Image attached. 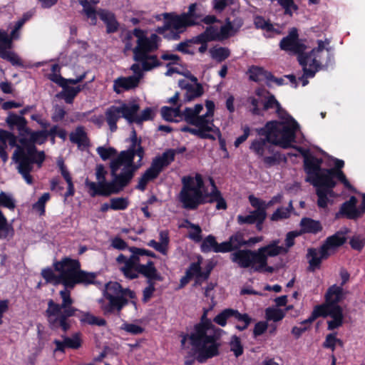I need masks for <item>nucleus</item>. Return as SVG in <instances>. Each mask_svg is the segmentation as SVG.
I'll return each instance as SVG.
<instances>
[{
    "mask_svg": "<svg viewBox=\"0 0 365 365\" xmlns=\"http://www.w3.org/2000/svg\"><path fill=\"white\" fill-rule=\"evenodd\" d=\"M54 269L59 274L57 275L51 268L41 270V276L46 283L53 285L63 284L66 288L73 289L77 284H91L96 274L81 269L78 260L65 258L53 264Z\"/></svg>",
    "mask_w": 365,
    "mask_h": 365,
    "instance_id": "0eeeda50",
    "label": "nucleus"
},
{
    "mask_svg": "<svg viewBox=\"0 0 365 365\" xmlns=\"http://www.w3.org/2000/svg\"><path fill=\"white\" fill-rule=\"evenodd\" d=\"M123 118L122 110L119 106H112L108 108L105 112V119L111 132H115L117 127V122Z\"/></svg>",
    "mask_w": 365,
    "mask_h": 365,
    "instance_id": "a878e982",
    "label": "nucleus"
},
{
    "mask_svg": "<svg viewBox=\"0 0 365 365\" xmlns=\"http://www.w3.org/2000/svg\"><path fill=\"white\" fill-rule=\"evenodd\" d=\"M192 43L190 39L180 42L176 45L175 50L182 53L193 55L195 51L192 48Z\"/></svg>",
    "mask_w": 365,
    "mask_h": 365,
    "instance_id": "052dcab7",
    "label": "nucleus"
},
{
    "mask_svg": "<svg viewBox=\"0 0 365 365\" xmlns=\"http://www.w3.org/2000/svg\"><path fill=\"white\" fill-rule=\"evenodd\" d=\"M300 225L302 230L304 232L317 233L322 230L319 222L310 218H303Z\"/></svg>",
    "mask_w": 365,
    "mask_h": 365,
    "instance_id": "79ce46f5",
    "label": "nucleus"
},
{
    "mask_svg": "<svg viewBox=\"0 0 365 365\" xmlns=\"http://www.w3.org/2000/svg\"><path fill=\"white\" fill-rule=\"evenodd\" d=\"M26 19H20L16 22L10 35L7 31L0 29V57L9 61L14 66L21 65L19 56L11 51L12 41L20 36V30L25 24Z\"/></svg>",
    "mask_w": 365,
    "mask_h": 365,
    "instance_id": "dca6fc26",
    "label": "nucleus"
},
{
    "mask_svg": "<svg viewBox=\"0 0 365 365\" xmlns=\"http://www.w3.org/2000/svg\"><path fill=\"white\" fill-rule=\"evenodd\" d=\"M266 217L267 213H264L263 210H254L250 212V214L247 215H237V222L239 225H252L255 223L257 219L259 220V222L264 221Z\"/></svg>",
    "mask_w": 365,
    "mask_h": 365,
    "instance_id": "7c9ffc66",
    "label": "nucleus"
},
{
    "mask_svg": "<svg viewBox=\"0 0 365 365\" xmlns=\"http://www.w3.org/2000/svg\"><path fill=\"white\" fill-rule=\"evenodd\" d=\"M81 321L91 325H97L103 327L106 324V321L103 318L97 317L90 313H83L81 317Z\"/></svg>",
    "mask_w": 365,
    "mask_h": 365,
    "instance_id": "de8ad7c7",
    "label": "nucleus"
},
{
    "mask_svg": "<svg viewBox=\"0 0 365 365\" xmlns=\"http://www.w3.org/2000/svg\"><path fill=\"white\" fill-rule=\"evenodd\" d=\"M313 317L312 318H309L303 322H302L301 326L299 327H294L292 329V333L297 337H299L302 333H304L307 329V324L309 323H311L316 317L312 314Z\"/></svg>",
    "mask_w": 365,
    "mask_h": 365,
    "instance_id": "e2e57ef3",
    "label": "nucleus"
},
{
    "mask_svg": "<svg viewBox=\"0 0 365 365\" xmlns=\"http://www.w3.org/2000/svg\"><path fill=\"white\" fill-rule=\"evenodd\" d=\"M206 316L207 312H205L201 322L195 326L193 331L190 335H182L181 339L182 348L185 347L187 339L190 340L191 344L198 353L197 360L200 363L218 355L220 344L217 341L222 332V330L216 328Z\"/></svg>",
    "mask_w": 365,
    "mask_h": 365,
    "instance_id": "423d86ee",
    "label": "nucleus"
},
{
    "mask_svg": "<svg viewBox=\"0 0 365 365\" xmlns=\"http://www.w3.org/2000/svg\"><path fill=\"white\" fill-rule=\"evenodd\" d=\"M249 78L255 82H261L264 81H271L273 76L264 68L252 66L248 70Z\"/></svg>",
    "mask_w": 365,
    "mask_h": 365,
    "instance_id": "2f4dec72",
    "label": "nucleus"
},
{
    "mask_svg": "<svg viewBox=\"0 0 365 365\" xmlns=\"http://www.w3.org/2000/svg\"><path fill=\"white\" fill-rule=\"evenodd\" d=\"M344 298L343 288L336 284L330 287L326 293L324 304L317 306L313 311L315 317L329 316L331 319L328 321V329L333 330L343 324L344 315L342 308L338 303Z\"/></svg>",
    "mask_w": 365,
    "mask_h": 365,
    "instance_id": "f8f14e48",
    "label": "nucleus"
},
{
    "mask_svg": "<svg viewBox=\"0 0 365 365\" xmlns=\"http://www.w3.org/2000/svg\"><path fill=\"white\" fill-rule=\"evenodd\" d=\"M329 44V41L326 39L317 41V47L312 50L310 53H302L298 56V60L303 68L307 77H314L316 72L320 68L322 63V56L324 53L328 56L330 51L326 46Z\"/></svg>",
    "mask_w": 365,
    "mask_h": 365,
    "instance_id": "4468645a",
    "label": "nucleus"
},
{
    "mask_svg": "<svg viewBox=\"0 0 365 365\" xmlns=\"http://www.w3.org/2000/svg\"><path fill=\"white\" fill-rule=\"evenodd\" d=\"M50 199V195L48 192L44 193L38 200L33 205V208L38 211L41 215L45 213V205Z\"/></svg>",
    "mask_w": 365,
    "mask_h": 365,
    "instance_id": "bf43d9fd",
    "label": "nucleus"
},
{
    "mask_svg": "<svg viewBox=\"0 0 365 365\" xmlns=\"http://www.w3.org/2000/svg\"><path fill=\"white\" fill-rule=\"evenodd\" d=\"M128 202L124 197H115L110 200V209L114 210H123L127 208Z\"/></svg>",
    "mask_w": 365,
    "mask_h": 365,
    "instance_id": "4d7b16f0",
    "label": "nucleus"
},
{
    "mask_svg": "<svg viewBox=\"0 0 365 365\" xmlns=\"http://www.w3.org/2000/svg\"><path fill=\"white\" fill-rule=\"evenodd\" d=\"M208 41H223L228 38V33L222 26L220 29L217 26H210L204 31Z\"/></svg>",
    "mask_w": 365,
    "mask_h": 365,
    "instance_id": "473e14b6",
    "label": "nucleus"
},
{
    "mask_svg": "<svg viewBox=\"0 0 365 365\" xmlns=\"http://www.w3.org/2000/svg\"><path fill=\"white\" fill-rule=\"evenodd\" d=\"M346 241L345 235L342 232H337L329 237L322 247L329 252V250L342 245Z\"/></svg>",
    "mask_w": 365,
    "mask_h": 365,
    "instance_id": "c9c22d12",
    "label": "nucleus"
},
{
    "mask_svg": "<svg viewBox=\"0 0 365 365\" xmlns=\"http://www.w3.org/2000/svg\"><path fill=\"white\" fill-rule=\"evenodd\" d=\"M279 240H274L269 245L252 251V267L255 271L262 272L267 264L268 257H276L287 253V249L279 245Z\"/></svg>",
    "mask_w": 365,
    "mask_h": 365,
    "instance_id": "f3484780",
    "label": "nucleus"
},
{
    "mask_svg": "<svg viewBox=\"0 0 365 365\" xmlns=\"http://www.w3.org/2000/svg\"><path fill=\"white\" fill-rule=\"evenodd\" d=\"M285 311L276 307H268L265 310L267 320L273 322L281 321L285 316Z\"/></svg>",
    "mask_w": 365,
    "mask_h": 365,
    "instance_id": "49530a36",
    "label": "nucleus"
},
{
    "mask_svg": "<svg viewBox=\"0 0 365 365\" xmlns=\"http://www.w3.org/2000/svg\"><path fill=\"white\" fill-rule=\"evenodd\" d=\"M329 255L322 246L319 249H309L307 253V258L309 266L312 270L318 267L323 259H326Z\"/></svg>",
    "mask_w": 365,
    "mask_h": 365,
    "instance_id": "393cba45",
    "label": "nucleus"
},
{
    "mask_svg": "<svg viewBox=\"0 0 365 365\" xmlns=\"http://www.w3.org/2000/svg\"><path fill=\"white\" fill-rule=\"evenodd\" d=\"M243 24L244 21L240 16L235 17L233 20L227 19L223 28L225 29V32L228 33V38L235 35L243 26Z\"/></svg>",
    "mask_w": 365,
    "mask_h": 365,
    "instance_id": "e433bc0d",
    "label": "nucleus"
},
{
    "mask_svg": "<svg viewBox=\"0 0 365 365\" xmlns=\"http://www.w3.org/2000/svg\"><path fill=\"white\" fill-rule=\"evenodd\" d=\"M184 14L187 21H188L190 26L198 24L202 16L197 10V4H191L188 7L187 11L185 12Z\"/></svg>",
    "mask_w": 365,
    "mask_h": 365,
    "instance_id": "58836bf2",
    "label": "nucleus"
},
{
    "mask_svg": "<svg viewBox=\"0 0 365 365\" xmlns=\"http://www.w3.org/2000/svg\"><path fill=\"white\" fill-rule=\"evenodd\" d=\"M230 350L233 351L235 356L238 357L243 354V346L241 344L240 339L237 336H232L230 342Z\"/></svg>",
    "mask_w": 365,
    "mask_h": 365,
    "instance_id": "864d4df0",
    "label": "nucleus"
},
{
    "mask_svg": "<svg viewBox=\"0 0 365 365\" xmlns=\"http://www.w3.org/2000/svg\"><path fill=\"white\" fill-rule=\"evenodd\" d=\"M182 113L185 120L190 125H198L200 122L205 121L202 115H197L192 108H186Z\"/></svg>",
    "mask_w": 365,
    "mask_h": 365,
    "instance_id": "c03bdc74",
    "label": "nucleus"
},
{
    "mask_svg": "<svg viewBox=\"0 0 365 365\" xmlns=\"http://www.w3.org/2000/svg\"><path fill=\"white\" fill-rule=\"evenodd\" d=\"M212 267H209L206 272L201 270L200 260L197 262L192 263L188 269L186 270V274L191 277H195L197 279H206L208 278Z\"/></svg>",
    "mask_w": 365,
    "mask_h": 365,
    "instance_id": "f704fd0d",
    "label": "nucleus"
},
{
    "mask_svg": "<svg viewBox=\"0 0 365 365\" xmlns=\"http://www.w3.org/2000/svg\"><path fill=\"white\" fill-rule=\"evenodd\" d=\"M129 250L132 254L130 257L120 254L116 258V262L120 265L119 269L125 278L133 279L142 274L148 281L161 279L153 262L148 260L145 264L140 263L141 257L144 254H148L149 250L135 247H130Z\"/></svg>",
    "mask_w": 365,
    "mask_h": 365,
    "instance_id": "1a4fd4ad",
    "label": "nucleus"
},
{
    "mask_svg": "<svg viewBox=\"0 0 365 365\" xmlns=\"http://www.w3.org/2000/svg\"><path fill=\"white\" fill-rule=\"evenodd\" d=\"M160 112L163 118L167 121L178 122V119L182 118L180 106L175 108L164 106L161 108Z\"/></svg>",
    "mask_w": 365,
    "mask_h": 365,
    "instance_id": "4c0bfd02",
    "label": "nucleus"
},
{
    "mask_svg": "<svg viewBox=\"0 0 365 365\" xmlns=\"http://www.w3.org/2000/svg\"><path fill=\"white\" fill-rule=\"evenodd\" d=\"M14 235V230L11 225L7 223L6 218L0 211V239L11 237Z\"/></svg>",
    "mask_w": 365,
    "mask_h": 365,
    "instance_id": "a18cd8bd",
    "label": "nucleus"
},
{
    "mask_svg": "<svg viewBox=\"0 0 365 365\" xmlns=\"http://www.w3.org/2000/svg\"><path fill=\"white\" fill-rule=\"evenodd\" d=\"M0 206L14 210L16 207V202L12 195L1 192L0 193Z\"/></svg>",
    "mask_w": 365,
    "mask_h": 365,
    "instance_id": "3c124183",
    "label": "nucleus"
},
{
    "mask_svg": "<svg viewBox=\"0 0 365 365\" xmlns=\"http://www.w3.org/2000/svg\"><path fill=\"white\" fill-rule=\"evenodd\" d=\"M69 139L78 145L81 150H84L90 146V141L86 133L84 128L82 126L77 127L74 131L69 135Z\"/></svg>",
    "mask_w": 365,
    "mask_h": 365,
    "instance_id": "b1692460",
    "label": "nucleus"
},
{
    "mask_svg": "<svg viewBox=\"0 0 365 365\" xmlns=\"http://www.w3.org/2000/svg\"><path fill=\"white\" fill-rule=\"evenodd\" d=\"M175 153V150L169 149L161 155L155 157L153 160L150 167L138 179L136 189L144 191L147 184L155 179L163 168L169 165L174 160Z\"/></svg>",
    "mask_w": 365,
    "mask_h": 365,
    "instance_id": "2eb2a0df",
    "label": "nucleus"
},
{
    "mask_svg": "<svg viewBox=\"0 0 365 365\" xmlns=\"http://www.w3.org/2000/svg\"><path fill=\"white\" fill-rule=\"evenodd\" d=\"M6 123L10 126H14V125L21 126V125H24L25 124L26 120L21 115H16V114H11V115H9L8 116V118L6 119Z\"/></svg>",
    "mask_w": 365,
    "mask_h": 365,
    "instance_id": "774afa93",
    "label": "nucleus"
},
{
    "mask_svg": "<svg viewBox=\"0 0 365 365\" xmlns=\"http://www.w3.org/2000/svg\"><path fill=\"white\" fill-rule=\"evenodd\" d=\"M184 227L190 228L192 231L189 234V237L195 242H200L202 239L201 232L202 230L197 225L190 222L189 220H185Z\"/></svg>",
    "mask_w": 365,
    "mask_h": 365,
    "instance_id": "09e8293b",
    "label": "nucleus"
},
{
    "mask_svg": "<svg viewBox=\"0 0 365 365\" xmlns=\"http://www.w3.org/2000/svg\"><path fill=\"white\" fill-rule=\"evenodd\" d=\"M135 293L128 288H123L117 282H110L105 285L103 297L98 300L100 308L105 315L120 314L122 309L130 303L137 308Z\"/></svg>",
    "mask_w": 365,
    "mask_h": 365,
    "instance_id": "9d476101",
    "label": "nucleus"
},
{
    "mask_svg": "<svg viewBox=\"0 0 365 365\" xmlns=\"http://www.w3.org/2000/svg\"><path fill=\"white\" fill-rule=\"evenodd\" d=\"M299 128V124L293 118H288L285 121H269L264 128L257 130L258 134L265 138L254 140L250 149L257 156L263 157L272 153L275 145L288 148L294 141Z\"/></svg>",
    "mask_w": 365,
    "mask_h": 365,
    "instance_id": "20e7f679",
    "label": "nucleus"
},
{
    "mask_svg": "<svg viewBox=\"0 0 365 365\" xmlns=\"http://www.w3.org/2000/svg\"><path fill=\"white\" fill-rule=\"evenodd\" d=\"M161 16H163L165 20L168 21V25L170 26V29H173L175 31L172 34L170 38L178 39L180 38L179 34L183 32L187 27L190 26L184 13L180 15L164 13ZM157 19H160V15L157 16Z\"/></svg>",
    "mask_w": 365,
    "mask_h": 365,
    "instance_id": "6ab92c4d",
    "label": "nucleus"
},
{
    "mask_svg": "<svg viewBox=\"0 0 365 365\" xmlns=\"http://www.w3.org/2000/svg\"><path fill=\"white\" fill-rule=\"evenodd\" d=\"M139 83L135 77H119L113 81V91L120 94L125 91H128L138 87Z\"/></svg>",
    "mask_w": 365,
    "mask_h": 365,
    "instance_id": "5701e85b",
    "label": "nucleus"
},
{
    "mask_svg": "<svg viewBox=\"0 0 365 365\" xmlns=\"http://www.w3.org/2000/svg\"><path fill=\"white\" fill-rule=\"evenodd\" d=\"M210 181L212 188L210 192H208L200 173L183 176L181 178L182 188L178 195V200L182 207L193 210L200 205L216 202L217 210H226L227 202L222 193L212 178Z\"/></svg>",
    "mask_w": 365,
    "mask_h": 365,
    "instance_id": "39448f33",
    "label": "nucleus"
},
{
    "mask_svg": "<svg viewBox=\"0 0 365 365\" xmlns=\"http://www.w3.org/2000/svg\"><path fill=\"white\" fill-rule=\"evenodd\" d=\"M97 153L100 155L103 160H106L116 155L117 151L115 148L109 147L106 148L99 146L96 148Z\"/></svg>",
    "mask_w": 365,
    "mask_h": 365,
    "instance_id": "5fc2aeb1",
    "label": "nucleus"
},
{
    "mask_svg": "<svg viewBox=\"0 0 365 365\" xmlns=\"http://www.w3.org/2000/svg\"><path fill=\"white\" fill-rule=\"evenodd\" d=\"M170 242L168 231L161 230L159 232V244L162 247L165 255L168 254V245Z\"/></svg>",
    "mask_w": 365,
    "mask_h": 365,
    "instance_id": "69168bd1",
    "label": "nucleus"
},
{
    "mask_svg": "<svg viewBox=\"0 0 365 365\" xmlns=\"http://www.w3.org/2000/svg\"><path fill=\"white\" fill-rule=\"evenodd\" d=\"M212 59L217 62H222L227 58L230 55V51L228 48L221 46H214L209 51Z\"/></svg>",
    "mask_w": 365,
    "mask_h": 365,
    "instance_id": "a19ab883",
    "label": "nucleus"
},
{
    "mask_svg": "<svg viewBox=\"0 0 365 365\" xmlns=\"http://www.w3.org/2000/svg\"><path fill=\"white\" fill-rule=\"evenodd\" d=\"M254 24L257 29H261L268 32L275 31L279 33L278 31L274 29V26L269 21H267L262 16H256L254 20Z\"/></svg>",
    "mask_w": 365,
    "mask_h": 365,
    "instance_id": "8fccbe9b",
    "label": "nucleus"
},
{
    "mask_svg": "<svg viewBox=\"0 0 365 365\" xmlns=\"http://www.w3.org/2000/svg\"><path fill=\"white\" fill-rule=\"evenodd\" d=\"M69 289H71L64 287V289L60 291L59 294L62 299L61 304L54 302L52 299L48 302L46 317L52 329L61 328L63 331H66L70 327L68 318L75 314L76 309L72 306L73 300Z\"/></svg>",
    "mask_w": 365,
    "mask_h": 365,
    "instance_id": "9b49d317",
    "label": "nucleus"
},
{
    "mask_svg": "<svg viewBox=\"0 0 365 365\" xmlns=\"http://www.w3.org/2000/svg\"><path fill=\"white\" fill-rule=\"evenodd\" d=\"M247 245V242L244 239V235L237 232L230 237L229 240L221 243L222 249L219 250L222 252H228L239 249Z\"/></svg>",
    "mask_w": 365,
    "mask_h": 365,
    "instance_id": "4be33fe9",
    "label": "nucleus"
},
{
    "mask_svg": "<svg viewBox=\"0 0 365 365\" xmlns=\"http://www.w3.org/2000/svg\"><path fill=\"white\" fill-rule=\"evenodd\" d=\"M337 344L340 346H342L343 344L342 341L336 337L335 334H330L327 336L326 340L324 342V346L330 348L332 349V351H334V347Z\"/></svg>",
    "mask_w": 365,
    "mask_h": 365,
    "instance_id": "0e129e2a",
    "label": "nucleus"
},
{
    "mask_svg": "<svg viewBox=\"0 0 365 365\" xmlns=\"http://www.w3.org/2000/svg\"><path fill=\"white\" fill-rule=\"evenodd\" d=\"M322 159L314 156L304 157V168L307 174L305 180L317 187V205L321 208H326L329 204L332 203V198L336 196L333 191V188L336 185V182L334 180L335 177L350 190L354 191V189L342 171L334 169H322Z\"/></svg>",
    "mask_w": 365,
    "mask_h": 365,
    "instance_id": "7ed1b4c3",
    "label": "nucleus"
},
{
    "mask_svg": "<svg viewBox=\"0 0 365 365\" xmlns=\"http://www.w3.org/2000/svg\"><path fill=\"white\" fill-rule=\"evenodd\" d=\"M85 86H78L76 87L70 86L69 85L65 84L63 86V91L58 95V97L63 98L66 103H72L75 97L78 93L83 89Z\"/></svg>",
    "mask_w": 365,
    "mask_h": 365,
    "instance_id": "72a5a7b5",
    "label": "nucleus"
},
{
    "mask_svg": "<svg viewBox=\"0 0 365 365\" xmlns=\"http://www.w3.org/2000/svg\"><path fill=\"white\" fill-rule=\"evenodd\" d=\"M25 133L26 135L20 138L19 144H17L16 137L12 133L0 129V158L4 163L9 160L6 151L7 143L11 147H15L11 159L17 164V170L26 183L31 185L33 179L30 173L33 164L36 163L41 166L45 158L43 151L36 150L35 143H43L47 138V133L43 130L33 132L29 129H26Z\"/></svg>",
    "mask_w": 365,
    "mask_h": 365,
    "instance_id": "f03ea898",
    "label": "nucleus"
},
{
    "mask_svg": "<svg viewBox=\"0 0 365 365\" xmlns=\"http://www.w3.org/2000/svg\"><path fill=\"white\" fill-rule=\"evenodd\" d=\"M278 2L284 9L287 14L292 15L293 11L297 9L293 0H278Z\"/></svg>",
    "mask_w": 365,
    "mask_h": 365,
    "instance_id": "338daca9",
    "label": "nucleus"
},
{
    "mask_svg": "<svg viewBox=\"0 0 365 365\" xmlns=\"http://www.w3.org/2000/svg\"><path fill=\"white\" fill-rule=\"evenodd\" d=\"M247 105L254 115H262V110L275 108L276 113L281 119L280 121H285L288 118H292L282 108L274 96L262 88L255 90L254 95L247 98Z\"/></svg>",
    "mask_w": 365,
    "mask_h": 365,
    "instance_id": "ddd939ff",
    "label": "nucleus"
},
{
    "mask_svg": "<svg viewBox=\"0 0 365 365\" xmlns=\"http://www.w3.org/2000/svg\"><path fill=\"white\" fill-rule=\"evenodd\" d=\"M249 202L253 207L256 208L255 210H263L264 213H267V208L265 201L251 195L249 196Z\"/></svg>",
    "mask_w": 365,
    "mask_h": 365,
    "instance_id": "680f3d73",
    "label": "nucleus"
},
{
    "mask_svg": "<svg viewBox=\"0 0 365 365\" xmlns=\"http://www.w3.org/2000/svg\"><path fill=\"white\" fill-rule=\"evenodd\" d=\"M79 4L83 6V13L90 19V23L92 25H96L97 23V15L95 7L88 0H78Z\"/></svg>",
    "mask_w": 365,
    "mask_h": 365,
    "instance_id": "ea45409f",
    "label": "nucleus"
},
{
    "mask_svg": "<svg viewBox=\"0 0 365 365\" xmlns=\"http://www.w3.org/2000/svg\"><path fill=\"white\" fill-rule=\"evenodd\" d=\"M232 313H233V309H225L214 318V322L221 327H225L227 319L232 317Z\"/></svg>",
    "mask_w": 365,
    "mask_h": 365,
    "instance_id": "6e6d98bb",
    "label": "nucleus"
},
{
    "mask_svg": "<svg viewBox=\"0 0 365 365\" xmlns=\"http://www.w3.org/2000/svg\"><path fill=\"white\" fill-rule=\"evenodd\" d=\"M279 46L282 50L299 55L305 49V46L298 38L297 30L295 28H292L289 34L281 40Z\"/></svg>",
    "mask_w": 365,
    "mask_h": 365,
    "instance_id": "aec40b11",
    "label": "nucleus"
},
{
    "mask_svg": "<svg viewBox=\"0 0 365 365\" xmlns=\"http://www.w3.org/2000/svg\"><path fill=\"white\" fill-rule=\"evenodd\" d=\"M195 128L189 126H182L180 130L182 132H188L192 135L197 136L202 139H210L215 140L217 138L221 136L220 129L212 123L211 120L202 121L198 125H194Z\"/></svg>",
    "mask_w": 365,
    "mask_h": 365,
    "instance_id": "a211bd4d",
    "label": "nucleus"
},
{
    "mask_svg": "<svg viewBox=\"0 0 365 365\" xmlns=\"http://www.w3.org/2000/svg\"><path fill=\"white\" fill-rule=\"evenodd\" d=\"M178 86L185 91L183 99L185 103L190 102L203 93V88L201 84H191L182 79L178 81Z\"/></svg>",
    "mask_w": 365,
    "mask_h": 365,
    "instance_id": "412c9836",
    "label": "nucleus"
},
{
    "mask_svg": "<svg viewBox=\"0 0 365 365\" xmlns=\"http://www.w3.org/2000/svg\"><path fill=\"white\" fill-rule=\"evenodd\" d=\"M100 19L106 25V31L108 33H114L118 29L119 24L118 23L114 14L107 10L101 9L98 11Z\"/></svg>",
    "mask_w": 365,
    "mask_h": 365,
    "instance_id": "c85d7f7f",
    "label": "nucleus"
},
{
    "mask_svg": "<svg viewBox=\"0 0 365 365\" xmlns=\"http://www.w3.org/2000/svg\"><path fill=\"white\" fill-rule=\"evenodd\" d=\"M160 41V37L155 34L148 36L143 30L135 29L124 40V51H132L133 59L141 62L144 70H151L159 66L156 56L150 53L158 49Z\"/></svg>",
    "mask_w": 365,
    "mask_h": 365,
    "instance_id": "6e6552de",
    "label": "nucleus"
},
{
    "mask_svg": "<svg viewBox=\"0 0 365 365\" xmlns=\"http://www.w3.org/2000/svg\"><path fill=\"white\" fill-rule=\"evenodd\" d=\"M118 106L120 110H122L123 118L130 123H136L138 112L140 109V106L136 101L122 103Z\"/></svg>",
    "mask_w": 365,
    "mask_h": 365,
    "instance_id": "cd10ccee",
    "label": "nucleus"
},
{
    "mask_svg": "<svg viewBox=\"0 0 365 365\" xmlns=\"http://www.w3.org/2000/svg\"><path fill=\"white\" fill-rule=\"evenodd\" d=\"M132 133V143L130 147L120 152L110 162L109 168L112 180L109 182L106 180L107 170L101 164L96 168L97 182L86 180L85 185L91 197L96 195L108 197L120 192L130 183L135 173L143 165L144 148L137 140L135 132L133 130Z\"/></svg>",
    "mask_w": 365,
    "mask_h": 365,
    "instance_id": "f257e3e1",
    "label": "nucleus"
},
{
    "mask_svg": "<svg viewBox=\"0 0 365 365\" xmlns=\"http://www.w3.org/2000/svg\"><path fill=\"white\" fill-rule=\"evenodd\" d=\"M120 329L133 335H138L144 331V329L141 326L128 322H124L121 325Z\"/></svg>",
    "mask_w": 365,
    "mask_h": 365,
    "instance_id": "603ef678",
    "label": "nucleus"
},
{
    "mask_svg": "<svg viewBox=\"0 0 365 365\" xmlns=\"http://www.w3.org/2000/svg\"><path fill=\"white\" fill-rule=\"evenodd\" d=\"M290 216V210L289 208L279 207L272 215L270 220L272 221H279L287 219Z\"/></svg>",
    "mask_w": 365,
    "mask_h": 365,
    "instance_id": "13d9d810",
    "label": "nucleus"
},
{
    "mask_svg": "<svg viewBox=\"0 0 365 365\" xmlns=\"http://www.w3.org/2000/svg\"><path fill=\"white\" fill-rule=\"evenodd\" d=\"M252 250H240L231 255V259L240 267L247 268L252 267Z\"/></svg>",
    "mask_w": 365,
    "mask_h": 365,
    "instance_id": "bb28decb",
    "label": "nucleus"
},
{
    "mask_svg": "<svg viewBox=\"0 0 365 365\" xmlns=\"http://www.w3.org/2000/svg\"><path fill=\"white\" fill-rule=\"evenodd\" d=\"M356 203L357 199L354 196L351 197L349 200L342 204L339 213L349 219L359 218V212L357 211Z\"/></svg>",
    "mask_w": 365,
    "mask_h": 365,
    "instance_id": "c756f323",
    "label": "nucleus"
},
{
    "mask_svg": "<svg viewBox=\"0 0 365 365\" xmlns=\"http://www.w3.org/2000/svg\"><path fill=\"white\" fill-rule=\"evenodd\" d=\"M221 243H217L215 237L212 235L207 236L202 242L201 245V250L204 252H207L211 250L215 252H222L218 250H221Z\"/></svg>",
    "mask_w": 365,
    "mask_h": 365,
    "instance_id": "37998d69",
    "label": "nucleus"
}]
</instances>
